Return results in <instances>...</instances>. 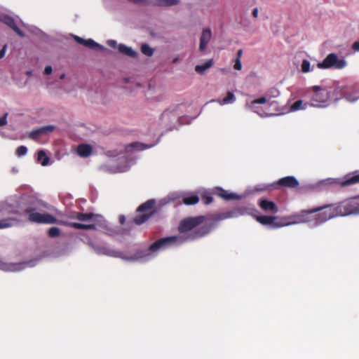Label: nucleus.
Listing matches in <instances>:
<instances>
[{"label": "nucleus", "mask_w": 359, "mask_h": 359, "mask_svg": "<svg viewBox=\"0 0 359 359\" xmlns=\"http://www.w3.org/2000/svg\"><path fill=\"white\" fill-rule=\"evenodd\" d=\"M205 221L204 216L190 217L180 221L177 230L179 235L161 238L153 243L149 250L156 252L170 246H178L183 243L201 238L208 235L212 228L210 224L200 226Z\"/></svg>", "instance_id": "1"}, {"label": "nucleus", "mask_w": 359, "mask_h": 359, "mask_svg": "<svg viewBox=\"0 0 359 359\" xmlns=\"http://www.w3.org/2000/svg\"><path fill=\"white\" fill-rule=\"evenodd\" d=\"M46 205L38 200L30 201L25 208L20 211H15V214L19 216H25L27 220L35 224H57V219L48 212H42V208Z\"/></svg>", "instance_id": "2"}, {"label": "nucleus", "mask_w": 359, "mask_h": 359, "mask_svg": "<svg viewBox=\"0 0 359 359\" xmlns=\"http://www.w3.org/2000/svg\"><path fill=\"white\" fill-rule=\"evenodd\" d=\"M314 209H320L317 210L316 213L314 215L316 226L320 225L332 218L344 216L340 202L334 204H326L315 207Z\"/></svg>", "instance_id": "3"}, {"label": "nucleus", "mask_w": 359, "mask_h": 359, "mask_svg": "<svg viewBox=\"0 0 359 359\" xmlns=\"http://www.w3.org/2000/svg\"><path fill=\"white\" fill-rule=\"evenodd\" d=\"M312 105L318 107H326L331 101L332 90L325 86H313L308 88Z\"/></svg>", "instance_id": "4"}, {"label": "nucleus", "mask_w": 359, "mask_h": 359, "mask_svg": "<svg viewBox=\"0 0 359 359\" xmlns=\"http://www.w3.org/2000/svg\"><path fill=\"white\" fill-rule=\"evenodd\" d=\"M346 64L344 59H339L335 53H330L323 62H318L317 66L319 69H341L346 66Z\"/></svg>", "instance_id": "5"}, {"label": "nucleus", "mask_w": 359, "mask_h": 359, "mask_svg": "<svg viewBox=\"0 0 359 359\" xmlns=\"http://www.w3.org/2000/svg\"><path fill=\"white\" fill-rule=\"evenodd\" d=\"M319 210L320 209H314V208H313L309 210H302L299 212L293 214L288 217V219L291 221L286 223V225L310 222L314 220L313 214H316V211Z\"/></svg>", "instance_id": "6"}, {"label": "nucleus", "mask_w": 359, "mask_h": 359, "mask_svg": "<svg viewBox=\"0 0 359 359\" xmlns=\"http://www.w3.org/2000/svg\"><path fill=\"white\" fill-rule=\"evenodd\" d=\"M344 216L359 213V196L341 201Z\"/></svg>", "instance_id": "7"}, {"label": "nucleus", "mask_w": 359, "mask_h": 359, "mask_svg": "<svg viewBox=\"0 0 359 359\" xmlns=\"http://www.w3.org/2000/svg\"><path fill=\"white\" fill-rule=\"evenodd\" d=\"M334 183L340 187H348L359 183V170L348 173L342 179H335Z\"/></svg>", "instance_id": "8"}, {"label": "nucleus", "mask_w": 359, "mask_h": 359, "mask_svg": "<svg viewBox=\"0 0 359 359\" xmlns=\"http://www.w3.org/2000/svg\"><path fill=\"white\" fill-rule=\"evenodd\" d=\"M278 219L276 216L261 215L257 216L256 219L262 225H270L272 228L277 229L286 226L285 223L276 222Z\"/></svg>", "instance_id": "9"}, {"label": "nucleus", "mask_w": 359, "mask_h": 359, "mask_svg": "<svg viewBox=\"0 0 359 359\" xmlns=\"http://www.w3.org/2000/svg\"><path fill=\"white\" fill-rule=\"evenodd\" d=\"M1 21L11 27L18 36L24 37L23 32L17 26L15 20L8 15H2L0 18Z\"/></svg>", "instance_id": "10"}, {"label": "nucleus", "mask_w": 359, "mask_h": 359, "mask_svg": "<svg viewBox=\"0 0 359 359\" xmlns=\"http://www.w3.org/2000/svg\"><path fill=\"white\" fill-rule=\"evenodd\" d=\"M298 180L293 176H287L278 180L276 186L287 188H296L299 186Z\"/></svg>", "instance_id": "11"}, {"label": "nucleus", "mask_w": 359, "mask_h": 359, "mask_svg": "<svg viewBox=\"0 0 359 359\" xmlns=\"http://www.w3.org/2000/svg\"><path fill=\"white\" fill-rule=\"evenodd\" d=\"M53 130L54 127L53 126H43L31 131L28 135V137L29 139L36 140L41 135L48 134Z\"/></svg>", "instance_id": "12"}, {"label": "nucleus", "mask_w": 359, "mask_h": 359, "mask_svg": "<svg viewBox=\"0 0 359 359\" xmlns=\"http://www.w3.org/2000/svg\"><path fill=\"white\" fill-rule=\"evenodd\" d=\"M95 250H96L97 253L100 254V255H105L110 256V257L126 259L123 256V252L118 251V250H111V249L107 248L104 246H97L95 248Z\"/></svg>", "instance_id": "13"}, {"label": "nucleus", "mask_w": 359, "mask_h": 359, "mask_svg": "<svg viewBox=\"0 0 359 359\" xmlns=\"http://www.w3.org/2000/svg\"><path fill=\"white\" fill-rule=\"evenodd\" d=\"M74 39L75 41L79 43V44H81L86 47H88L90 49H93V50H102L103 49V46H101L100 44L96 43L95 41H94L93 39H82L78 36H74Z\"/></svg>", "instance_id": "14"}, {"label": "nucleus", "mask_w": 359, "mask_h": 359, "mask_svg": "<svg viewBox=\"0 0 359 359\" xmlns=\"http://www.w3.org/2000/svg\"><path fill=\"white\" fill-rule=\"evenodd\" d=\"M212 36V32L210 28H205L203 30L201 38H200V44H199V50L204 51L207 47L208 43H209Z\"/></svg>", "instance_id": "15"}, {"label": "nucleus", "mask_w": 359, "mask_h": 359, "mask_svg": "<svg viewBox=\"0 0 359 359\" xmlns=\"http://www.w3.org/2000/svg\"><path fill=\"white\" fill-rule=\"evenodd\" d=\"M259 205L260 208L265 212H272L273 213H276L278 211L276 203L271 201L263 199L259 201Z\"/></svg>", "instance_id": "16"}, {"label": "nucleus", "mask_w": 359, "mask_h": 359, "mask_svg": "<svg viewBox=\"0 0 359 359\" xmlns=\"http://www.w3.org/2000/svg\"><path fill=\"white\" fill-rule=\"evenodd\" d=\"M346 88L347 87L346 86H341L334 88V89L332 90L331 100H333L334 102H337L341 99L344 98Z\"/></svg>", "instance_id": "17"}, {"label": "nucleus", "mask_w": 359, "mask_h": 359, "mask_svg": "<svg viewBox=\"0 0 359 359\" xmlns=\"http://www.w3.org/2000/svg\"><path fill=\"white\" fill-rule=\"evenodd\" d=\"M344 99L348 102H354L359 100V88L353 87L349 92L346 91Z\"/></svg>", "instance_id": "18"}, {"label": "nucleus", "mask_w": 359, "mask_h": 359, "mask_svg": "<svg viewBox=\"0 0 359 359\" xmlns=\"http://www.w3.org/2000/svg\"><path fill=\"white\" fill-rule=\"evenodd\" d=\"M20 220L15 217H10L7 218H4L0 220V229H6L11 226H13L16 224H18Z\"/></svg>", "instance_id": "19"}, {"label": "nucleus", "mask_w": 359, "mask_h": 359, "mask_svg": "<svg viewBox=\"0 0 359 359\" xmlns=\"http://www.w3.org/2000/svg\"><path fill=\"white\" fill-rule=\"evenodd\" d=\"M92 147L89 144H81L77 147V153L81 157H88L91 154Z\"/></svg>", "instance_id": "20"}, {"label": "nucleus", "mask_w": 359, "mask_h": 359, "mask_svg": "<svg viewBox=\"0 0 359 359\" xmlns=\"http://www.w3.org/2000/svg\"><path fill=\"white\" fill-rule=\"evenodd\" d=\"M155 200L150 199L147 201L145 203L140 205L137 211L140 212H147L151 210L155 205Z\"/></svg>", "instance_id": "21"}, {"label": "nucleus", "mask_w": 359, "mask_h": 359, "mask_svg": "<svg viewBox=\"0 0 359 359\" xmlns=\"http://www.w3.org/2000/svg\"><path fill=\"white\" fill-rule=\"evenodd\" d=\"M118 51L126 55H128L130 57H136L137 54V53L133 50L131 48L128 47L123 44H120L118 46Z\"/></svg>", "instance_id": "22"}, {"label": "nucleus", "mask_w": 359, "mask_h": 359, "mask_svg": "<svg viewBox=\"0 0 359 359\" xmlns=\"http://www.w3.org/2000/svg\"><path fill=\"white\" fill-rule=\"evenodd\" d=\"M216 194L219 196L226 201L237 199L238 198L235 194H229L227 193L226 191L224 190L222 188H217L216 190Z\"/></svg>", "instance_id": "23"}, {"label": "nucleus", "mask_w": 359, "mask_h": 359, "mask_svg": "<svg viewBox=\"0 0 359 359\" xmlns=\"http://www.w3.org/2000/svg\"><path fill=\"white\" fill-rule=\"evenodd\" d=\"M236 101V97L233 94V93L229 91L226 94V96L224 97L223 99H219L217 100V102L220 105H225L228 104L233 103Z\"/></svg>", "instance_id": "24"}, {"label": "nucleus", "mask_w": 359, "mask_h": 359, "mask_svg": "<svg viewBox=\"0 0 359 359\" xmlns=\"http://www.w3.org/2000/svg\"><path fill=\"white\" fill-rule=\"evenodd\" d=\"M69 226L72 228L76 229L94 230L96 228L95 224H85L77 223V222L69 223Z\"/></svg>", "instance_id": "25"}, {"label": "nucleus", "mask_w": 359, "mask_h": 359, "mask_svg": "<svg viewBox=\"0 0 359 359\" xmlns=\"http://www.w3.org/2000/svg\"><path fill=\"white\" fill-rule=\"evenodd\" d=\"M212 65H213V60L210 59V60L206 61L203 65H196L195 67V71L200 74H203L205 70H207L208 69L211 67Z\"/></svg>", "instance_id": "26"}, {"label": "nucleus", "mask_w": 359, "mask_h": 359, "mask_svg": "<svg viewBox=\"0 0 359 359\" xmlns=\"http://www.w3.org/2000/svg\"><path fill=\"white\" fill-rule=\"evenodd\" d=\"M199 201V198L197 195H189L182 198V202L187 205H195Z\"/></svg>", "instance_id": "27"}, {"label": "nucleus", "mask_w": 359, "mask_h": 359, "mask_svg": "<svg viewBox=\"0 0 359 359\" xmlns=\"http://www.w3.org/2000/svg\"><path fill=\"white\" fill-rule=\"evenodd\" d=\"M49 158L47 156L43 150H40L37 153V161L41 163L43 166H46L49 163Z\"/></svg>", "instance_id": "28"}, {"label": "nucleus", "mask_w": 359, "mask_h": 359, "mask_svg": "<svg viewBox=\"0 0 359 359\" xmlns=\"http://www.w3.org/2000/svg\"><path fill=\"white\" fill-rule=\"evenodd\" d=\"M153 214V212H151L150 213H144L140 215H137L134 218V222L137 224L140 225L145 222Z\"/></svg>", "instance_id": "29"}, {"label": "nucleus", "mask_w": 359, "mask_h": 359, "mask_svg": "<svg viewBox=\"0 0 359 359\" xmlns=\"http://www.w3.org/2000/svg\"><path fill=\"white\" fill-rule=\"evenodd\" d=\"M93 217H94L93 213L77 212L75 216V218L80 221H88L91 219Z\"/></svg>", "instance_id": "30"}, {"label": "nucleus", "mask_w": 359, "mask_h": 359, "mask_svg": "<svg viewBox=\"0 0 359 359\" xmlns=\"http://www.w3.org/2000/svg\"><path fill=\"white\" fill-rule=\"evenodd\" d=\"M142 53L147 56H151L154 53V50L148 44L144 43L141 46Z\"/></svg>", "instance_id": "31"}, {"label": "nucleus", "mask_w": 359, "mask_h": 359, "mask_svg": "<svg viewBox=\"0 0 359 359\" xmlns=\"http://www.w3.org/2000/svg\"><path fill=\"white\" fill-rule=\"evenodd\" d=\"M60 234V230L59 228L53 226L48 229V235L50 238H55L59 236Z\"/></svg>", "instance_id": "32"}, {"label": "nucleus", "mask_w": 359, "mask_h": 359, "mask_svg": "<svg viewBox=\"0 0 359 359\" xmlns=\"http://www.w3.org/2000/svg\"><path fill=\"white\" fill-rule=\"evenodd\" d=\"M302 105H303V101L302 100H299L291 105L290 111H297L299 109H303L305 107H303Z\"/></svg>", "instance_id": "33"}, {"label": "nucleus", "mask_w": 359, "mask_h": 359, "mask_svg": "<svg viewBox=\"0 0 359 359\" xmlns=\"http://www.w3.org/2000/svg\"><path fill=\"white\" fill-rule=\"evenodd\" d=\"M180 3V0H163V7H170Z\"/></svg>", "instance_id": "34"}, {"label": "nucleus", "mask_w": 359, "mask_h": 359, "mask_svg": "<svg viewBox=\"0 0 359 359\" xmlns=\"http://www.w3.org/2000/svg\"><path fill=\"white\" fill-rule=\"evenodd\" d=\"M27 153V148L23 145L18 147L15 151V154L19 157L25 156Z\"/></svg>", "instance_id": "35"}, {"label": "nucleus", "mask_w": 359, "mask_h": 359, "mask_svg": "<svg viewBox=\"0 0 359 359\" xmlns=\"http://www.w3.org/2000/svg\"><path fill=\"white\" fill-rule=\"evenodd\" d=\"M128 148H133L135 149L136 150L140 151L143 150L145 148H147V147H145L144 144H140L139 142H133L130 144L126 149Z\"/></svg>", "instance_id": "36"}, {"label": "nucleus", "mask_w": 359, "mask_h": 359, "mask_svg": "<svg viewBox=\"0 0 359 359\" xmlns=\"http://www.w3.org/2000/svg\"><path fill=\"white\" fill-rule=\"evenodd\" d=\"M233 215H234V213L233 212H223V213L218 215L217 217V219L218 220L226 219L231 218V217H233Z\"/></svg>", "instance_id": "37"}, {"label": "nucleus", "mask_w": 359, "mask_h": 359, "mask_svg": "<svg viewBox=\"0 0 359 359\" xmlns=\"http://www.w3.org/2000/svg\"><path fill=\"white\" fill-rule=\"evenodd\" d=\"M310 67H311V64H310L309 61H308L307 60H304L302 61V71L304 73H307V72H310Z\"/></svg>", "instance_id": "38"}, {"label": "nucleus", "mask_w": 359, "mask_h": 359, "mask_svg": "<svg viewBox=\"0 0 359 359\" xmlns=\"http://www.w3.org/2000/svg\"><path fill=\"white\" fill-rule=\"evenodd\" d=\"M266 102V99L264 97H259L258 99L254 100L252 101L251 104L254 106L256 104H264Z\"/></svg>", "instance_id": "39"}, {"label": "nucleus", "mask_w": 359, "mask_h": 359, "mask_svg": "<svg viewBox=\"0 0 359 359\" xmlns=\"http://www.w3.org/2000/svg\"><path fill=\"white\" fill-rule=\"evenodd\" d=\"M151 6L154 7H163V0H150Z\"/></svg>", "instance_id": "40"}, {"label": "nucleus", "mask_w": 359, "mask_h": 359, "mask_svg": "<svg viewBox=\"0 0 359 359\" xmlns=\"http://www.w3.org/2000/svg\"><path fill=\"white\" fill-rule=\"evenodd\" d=\"M8 113H6L1 118H0V126H4L7 124Z\"/></svg>", "instance_id": "41"}, {"label": "nucleus", "mask_w": 359, "mask_h": 359, "mask_svg": "<svg viewBox=\"0 0 359 359\" xmlns=\"http://www.w3.org/2000/svg\"><path fill=\"white\" fill-rule=\"evenodd\" d=\"M233 67L236 70H241V69L242 65H241V59L236 58Z\"/></svg>", "instance_id": "42"}, {"label": "nucleus", "mask_w": 359, "mask_h": 359, "mask_svg": "<svg viewBox=\"0 0 359 359\" xmlns=\"http://www.w3.org/2000/svg\"><path fill=\"white\" fill-rule=\"evenodd\" d=\"M202 200H203L204 204L208 205V204H210V203H211L212 202L213 199H212V197L209 196H203L202 198Z\"/></svg>", "instance_id": "43"}, {"label": "nucleus", "mask_w": 359, "mask_h": 359, "mask_svg": "<svg viewBox=\"0 0 359 359\" xmlns=\"http://www.w3.org/2000/svg\"><path fill=\"white\" fill-rule=\"evenodd\" d=\"M53 72L52 67L50 66H47L45 67L44 74L46 75L50 74Z\"/></svg>", "instance_id": "44"}, {"label": "nucleus", "mask_w": 359, "mask_h": 359, "mask_svg": "<svg viewBox=\"0 0 359 359\" xmlns=\"http://www.w3.org/2000/svg\"><path fill=\"white\" fill-rule=\"evenodd\" d=\"M352 48L355 51H359V41H355L352 45Z\"/></svg>", "instance_id": "45"}, {"label": "nucleus", "mask_w": 359, "mask_h": 359, "mask_svg": "<svg viewBox=\"0 0 359 359\" xmlns=\"http://www.w3.org/2000/svg\"><path fill=\"white\" fill-rule=\"evenodd\" d=\"M6 46H4L3 47V48L0 50V59L3 58L4 57L5 53H6Z\"/></svg>", "instance_id": "46"}, {"label": "nucleus", "mask_w": 359, "mask_h": 359, "mask_svg": "<svg viewBox=\"0 0 359 359\" xmlns=\"http://www.w3.org/2000/svg\"><path fill=\"white\" fill-rule=\"evenodd\" d=\"M107 43L109 46H110L111 47H113V48H114L116 45V42L114 40L108 41Z\"/></svg>", "instance_id": "47"}, {"label": "nucleus", "mask_w": 359, "mask_h": 359, "mask_svg": "<svg viewBox=\"0 0 359 359\" xmlns=\"http://www.w3.org/2000/svg\"><path fill=\"white\" fill-rule=\"evenodd\" d=\"M144 6H151L150 0H141V4Z\"/></svg>", "instance_id": "48"}, {"label": "nucleus", "mask_w": 359, "mask_h": 359, "mask_svg": "<svg viewBox=\"0 0 359 359\" xmlns=\"http://www.w3.org/2000/svg\"><path fill=\"white\" fill-rule=\"evenodd\" d=\"M252 14L254 18H257L258 16V8H254Z\"/></svg>", "instance_id": "49"}, {"label": "nucleus", "mask_w": 359, "mask_h": 359, "mask_svg": "<svg viewBox=\"0 0 359 359\" xmlns=\"http://www.w3.org/2000/svg\"><path fill=\"white\" fill-rule=\"evenodd\" d=\"M242 54H243V50L241 49L238 50L237 52V57L236 58L241 59Z\"/></svg>", "instance_id": "50"}, {"label": "nucleus", "mask_w": 359, "mask_h": 359, "mask_svg": "<svg viewBox=\"0 0 359 359\" xmlns=\"http://www.w3.org/2000/svg\"><path fill=\"white\" fill-rule=\"evenodd\" d=\"M130 1H132L134 4H141V0H130Z\"/></svg>", "instance_id": "51"}, {"label": "nucleus", "mask_w": 359, "mask_h": 359, "mask_svg": "<svg viewBox=\"0 0 359 359\" xmlns=\"http://www.w3.org/2000/svg\"><path fill=\"white\" fill-rule=\"evenodd\" d=\"M124 219H124V217H123V216H121V217H120V221H121V223H123V222Z\"/></svg>", "instance_id": "52"}, {"label": "nucleus", "mask_w": 359, "mask_h": 359, "mask_svg": "<svg viewBox=\"0 0 359 359\" xmlns=\"http://www.w3.org/2000/svg\"><path fill=\"white\" fill-rule=\"evenodd\" d=\"M64 77H65V74H62L60 76V79H64Z\"/></svg>", "instance_id": "53"}]
</instances>
